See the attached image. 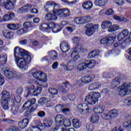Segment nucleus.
Segmentation results:
<instances>
[{
  "label": "nucleus",
  "instance_id": "nucleus-38",
  "mask_svg": "<svg viewBox=\"0 0 131 131\" xmlns=\"http://www.w3.org/2000/svg\"><path fill=\"white\" fill-rule=\"evenodd\" d=\"M38 80H39V81H48V79H47V74L42 72H41V74H40Z\"/></svg>",
  "mask_w": 131,
  "mask_h": 131
},
{
  "label": "nucleus",
  "instance_id": "nucleus-9",
  "mask_svg": "<svg viewBox=\"0 0 131 131\" xmlns=\"http://www.w3.org/2000/svg\"><path fill=\"white\" fill-rule=\"evenodd\" d=\"M36 100L35 98H31L26 101L23 106V108L29 110H35L37 109V105L35 104Z\"/></svg>",
  "mask_w": 131,
  "mask_h": 131
},
{
  "label": "nucleus",
  "instance_id": "nucleus-60",
  "mask_svg": "<svg viewBox=\"0 0 131 131\" xmlns=\"http://www.w3.org/2000/svg\"><path fill=\"white\" fill-rule=\"evenodd\" d=\"M121 33L123 34L125 37H127L128 36V34H129V32L127 29H124Z\"/></svg>",
  "mask_w": 131,
  "mask_h": 131
},
{
  "label": "nucleus",
  "instance_id": "nucleus-54",
  "mask_svg": "<svg viewBox=\"0 0 131 131\" xmlns=\"http://www.w3.org/2000/svg\"><path fill=\"white\" fill-rule=\"evenodd\" d=\"M125 37H126L121 32L118 34L117 36L118 40L119 41H121V40H123V39H124Z\"/></svg>",
  "mask_w": 131,
  "mask_h": 131
},
{
  "label": "nucleus",
  "instance_id": "nucleus-19",
  "mask_svg": "<svg viewBox=\"0 0 131 131\" xmlns=\"http://www.w3.org/2000/svg\"><path fill=\"white\" fill-rule=\"evenodd\" d=\"M2 33L6 38H12L14 35L13 32H10L7 29L3 30Z\"/></svg>",
  "mask_w": 131,
  "mask_h": 131
},
{
  "label": "nucleus",
  "instance_id": "nucleus-18",
  "mask_svg": "<svg viewBox=\"0 0 131 131\" xmlns=\"http://www.w3.org/2000/svg\"><path fill=\"white\" fill-rule=\"evenodd\" d=\"M15 17V13L12 12H9L7 14H6L3 17L4 21H9L12 20Z\"/></svg>",
  "mask_w": 131,
  "mask_h": 131
},
{
  "label": "nucleus",
  "instance_id": "nucleus-27",
  "mask_svg": "<svg viewBox=\"0 0 131 131\" xmlns=\"http://www.w3.org/2000/svg\"><path fill=\"white\" fill-rule=\"evenodd\" d=\"M15 3L9 2V0L5 3L3 7H5V9L7 10H13L15 8Z\"/></svg>",
  "mask_w": 131,
  "mask_h": 131
},
{
  "label": "nucleus",
  "instance_id": "nucleus-44",
  "mask_svg": "<svg viewBox=\"0 0 131 131\" xmlns=\"http://www.w3.org/2000/svg\"><path fill=\"white\" fill-rule=\"evenodd\" d=\"M2 107L4 110H8L9 109V101H1Z\"/></svg>",
  "mask_w": 131,
  "mask_h": 131
},
{
  "label": "nucleus",
  "instance_id": "nucleus-23",
  "mask_svg": "<svg viewBox=\"0 0 131 131\" xmlns=\"http://www.w3.org/2000/svg\"><path fill=\"white\" fill-rule=\"evenodd\" d=\"M8 61V55L6 54H2L0 55V66L5 65Z\"/></svg>",
  "mask_w": 131,
  "mask_h": 131
},
{
  "label": "nucleus",
  "instance_id": "nucleus-40",
  "mask_svg": "<svg viewBox=\"0 0 131 131\" xmlns=\"http://www.w3.org/2000/svg\"><path fill=\"white\" fill-rule=\"evenodd\" d=\"M52 123H53V120L51 119H45L43 121V124L46 127H50L52 125Z\"/></svg>",
  "mask_w": 131,
  "mask_h": 131
},
{
  "label": "nucleus",
  "instance_id": "nucleus-46",
  "mask_svg": "<svg viewBox=\"0 0 131 131\" xmlns=\"http://www.w3.org/2000/svg\"><path fill=\"white\" fill-rule=\"evenodd\" d=\"M96 56H97V51L94 50L89 53L88 58V59H93V58H95Z\"/></svg>",
  "mask_w": 131,
  "mask_h": 131
},
{
  "label": "nucleus",
  "instance_id": "nucleus-61",
  "mask_svg": "<svg viewBox=\"0 0 131 131\" xmlns=\"http://www.w3.org/2000/svg\"><path fill=\"white\" fill-rule=\"evenodd\" d=\"M114 13V10L112 9H110L105 11V14L107 16H110V15H112Z\"/></svg>",
  "mask_w": 131,
  "mask_h": 131
},
{
  "label": "nucleus",
  "instance_id": "nucleus-13",
  "mask_svg": "<svg viewBox=\"0 0 131 131\" xmlns=\"http://www.w3.org/2000/svg\"><path fill=\"white\" fill-rule=\"evenodd\" d=\"M11 103L10 111L14 114V115H15L19 110V105L18 104L20 102H17L16 100H14V102Z\"/></svg>",
  "mask_w": 131,
  "mask_h": 131
},
{
  "label": "nucleus",
  "instance_id": "nucleus-21",
  "mask_svg": "<svg viewBox=\"0 0 131 131\" xmlns=\"http://www.w3.org/2000/svg\"><path fill=\"white\" fill-rule=\"evenodd\" d=\"M82 7L86 11H89L93 8V2L92 1H87L82 4Z\"/></svg>",
  "mask_w": 131,
  "mask_h": 131
},
{
  "label": "nucleus",
  "instance_id": "nucleus-56",
  "mask_svg": "<svg viewBox=\"0 0 131 131\" xmlns=\"http://www.w3.org/2000/svg\"><path fill=\"white\" fill-rule=\"evenodd\" d=\"M83 23H86V22H90L91 21V17L90 16H82V17Z\"/></svg>",
  "mask_w": 131,
  "mask_h": 131
},
{
  "label": "nucleus",
  "instance_id": "nucleus-43",
  "mask_svg": "<svg viewBox=\"0 0 131 131\" xmlns=\"http://www.w3.org/2000/svg\"><path fill=\"white\" fill-rule=\"evenodd\" d=\"M48 92L51 95H52V96L58 95V90L54 88H49Z\"/></svg>",
  "mask_w": 131,
  "mask_h": 131
},
{
  "label": "nucleus",
  "instance_id": "nucleus-45",
  "mask_svg": "<svg viewBox=\"0 0 131 131\" xmlns=\"http://www.w3.org/2000/svg\"><path fill=\"white\" fill-rule=\"evenodd\" d=\"M49 101V98L47 97H42L40 98L38 100L39 104H41V105H43V104H46V103Z\"/></svg>",
  "mask_w": 131,
  "mask_h": 131
},
{
  "label": "nucleus",
  "instance_id": "nucleus-58",
  "mask_svg": "<svg viewBox=\"0 0 131 131\" xmlns=\"http://www.w3.org/2000/svg\"><path fill=\"white\" fill-rule=\"evenodd\" d=\"M86 128L88 130L91 131L94 129V127L92 124L87 123L86 124Z\"/></svg>",
  "mask_w": 131,
  "mask_h": 131
},
{
  "label": "nucleus",
  "instance_id": "nucleus-16",
  "mask_svg": "<svg viewBox=\"0 0 131 131\" xmlns=\"http://www.w3.org/2000/svg\"><path fill=\"white\" fill-rule=\"evenodd\" d=\"M60 50L63 52V53H67L69 50H70V47L69 45L67 42H62L60 45Z\"/></svg>",
  "mask_w": 131,
  "mask_h": 131
},
{
  "label": "nucleus",
  "instance_id": "nucleus-25",
  "mask_svg": "<svg viewBox=\"0 0 131 131\" xmlns=\"http://www.w3.org/2000/svg\"><path fill=\"white\" fill-rule=\"evenodd\" d=\"M100 118L97 114H93L90 118V122L93 124H97L99 122Z\"/></svg>",
  "mask_w": 131,
  "mask_h": 131
},
{
  "label": "nucleus",
  "instance_id": "nucleus-42",
  "mask_svg": "<svg viewBox=\"0 0 131 131\" xmlns=\"http://www.w3.org/2000/svg\"><path fill=\"white\" fill-rule=\"evenodd\" d=\"M41 91H42V88L40 86H37L36 89L34 91V96H38L41 94Z\"/></svg>",
  "mask_w": 131,
  "mask_h": 131
},
{
  "label": "nucleus",
  "instance_id": "nucleus-48",
  "mask_svg": "<svg viewBox=\"0 0 131 131\" xmlns=\"http://www.w3.org/2000/svg\"><path fill=\"white\" fill-rule=\"evenodd\" d=\"M26 131H41V129L37 126H32L31 128H28Z\"/></svg>",
  "mask_w": 131,
  "mask_h": 131
},
{
  "label": "nucleus",
  "instance_id": "nucleus-39",
  "mask_svg": "<svg viewBox=\"0 0 131 131\" xmlns=\"http://www.w3.org/2000/svg\"><path fill=\"white\" fill-rule=\"evenodd\" d=\"M71 125V121L69 120V119H66V120H63L62 121V127H69Z\"/></svg>",
  "mask_w": 131,
  "mask_h": 131
},
{
  "label": "nucleus",
  "instance_id": "nucleus-14",
  "mask_svg": "<svg viewBox=\"0 0 131 131\" xmlns=\"http://www.w3.org/2000/svg\"><path fill=\"white\" fill-rule=\"evenodd\" d=\"M2 73H4L7 78L8 79H12L13 77L15 76V73L12 71H10L7 69L3 68L2 70Z\"/></svg>",
  "mask_w": 131,
  "mask_h": 131
},
{
  "label": "nucleus",
  "instance_id": "nucleus-15",
  "mask_svg": "<svg viewBox=\"0 0 131 131\" xmlns=\"http://www.w3.org/2000/svg\"><path fill=\"white\" fill-rule=\"evenodd\" d=\"M23 93V87H19L16 90V93L14 94L15 97V100L17 103L21 102V94Z\"/></svg>",
  "mask_w": 131,
  "mask_h": 131
},
{
  "label": "nucleus",
  "instance_id": "nucleus-34",
  "mask_svg": "<svg viewBox=\"0 0 131 131\" xmlns=\"http://www.w3.org/2000/svg\"><path fill=\"white\" fill-rule=\"evenodd\" d=\"M120 84V78L119 77H116L113 80L112 82V86H117Z\"/></svg>",
  "mask_w": 131,
  "mask_h": 131
},
{
  "label": "nucleus",
  "instance_id": "nucleus-52",
  "mask_svg": "<svg viewBox=\"0 0 131 131\" xmlns=\"http://www.w3.org/2000/svg\"><path fill=\"white\" fill-rule=\"evenodd\" d=\"M98 109L99 110V114L100 113L102 117V114H105L104 112V110H105V106L103 105H98Z\"/></svg>",
  "mask_w": 131,
  "mask_h": 131
},
{
  "label": "nucleus",
  "instance_id": "nucleus-8",
  "mask_svg": "<svg viewBox=\"0 0 131 131\" xmlns=\"http://www.w3.org/2000/svg\"><path fill=\"white\" fill-rule=\"evenodd\" d=\"M2 95L1 101H11V103H14L15 102V99H16L15 94H10L9 92L4 90L2 92Z\"/></svg>",
  "mask_w": 131,
  "mask_h": 131
},
{
  "label": "nucleus",
  "instance_id": "nucleus-4",
  "mask_svg": "<svg viewBox=\"0 0 131 131\" xmlns=\"http://www.w3.org/2000/svg\"><path fill=\"white\" fill-rule=\"evenodd\" d=\"M58 27H59V26H56L55 23L52 22L49 24H42L39 28L43 31H46V32H51V30H52L53 32H59L60 30L58 29Z\"/></svg>",
  "mask_w": 131,
  "mask_h": 131
},
{
  "label": "nucleus",
  "instance_id": "nucleus-50",
  "mask_svg": "<svg viewBox=\"0 0 131 131\" xmlns=\"http://www.w3.org/2000/svg\"><path fill=\"white\" fill-rule=\"evenodd\" d=\"M55 110L56 112H57L58 113H60L62 112V110H63V105L62 104L57 105L55 106Z\"/></svg>",
  "mask_w": 131,
  "mask_h": 131
},
{
  "label": "nucleus",
  "instance_id": "nucleus-1",
  "mask_svg": "<svg viewBox=\"0 0 131 131\" xmlns=\"http://www.w3.org/2000/svg\"><path fill=\"white\" fill-rule=\"evenodd\" d=\"M15 63L22 71H26L31 62V54L28 51L16 47L14 50Z\"/></svg>",
  "mask_w": 131,
  "mask_h": 131
},
{
  "label": "nucleus",
  "instance_id": "nucleus-5",
  "mask_svg": "<svg viewBox=\"0 0 131 131\" xmlns=\"http://www.w3.org/2000/svg\"><path fill=\"white\" fill-rule=\"evenodd\" d=\"M101 94L99 93L90 92L85 98V102L90 105H94L98 102V99L100 98Z\"/></svg>",
  "mask_w": 131,
  "mask_h": 131
},
{
  "label": "nucleus",
  "instance_id": "nucleus-63",
  "mask_svg": "<svg viewBox=\"0 0 131 131\" xmlns=\"http://www.w3.org/2000/svg\"><path fill=\"white\" fill-rule=\"evenodd\" d=\"M102 76L105 78H110L112 76V74L105 72L102 74Z\"/></svg>",
  "mask_w": 131,
  "mask_h": 131
},
{
  "label": "nucleus",
  "instance_id": "nucleus-29",
  "mask_svg": "<svg viewBox=\"0 0 131 131\" xmlns=\"http://www.w3.org/2000/svg\"><path fill=\"white\" fill-rule=\"evenodd\" d=\"M101 86V83L99 82H95L93 84H91L88 88L89 91H95L97 89H99Z\"/></svg>",
  "mask_w": 131,
  "mask_h": 131
},
{
  "label": "nucleus",
  "instance_id": "nucleus-2",
  "mask_svg": "<svg viewBox=\"0 0 131 131\" xmlns=\"http://www.w3.org/2000/svg\"><path fill=\"white\" fill-rule=\"evenodd\" d=\"M45 8L47 10H49L50 12H52L53 14L57 15L60 18H65L70 16V11L68 9H59V7L57 4L53 1L48 2Z\"/></svg>",
  "mask_w": 131,
  "mask_h": 131
},
{
  "label": "nucleus",
  "instance_id": "nucleus-11",
  "mask_svg": "<svg viewBox=\"0 0 131 131\" xmlns=\"http://www.w3.org/2000/svg\"><path fill=\"white\" fill-rule=\"evenodd\" d=\"M114 49L111 51L112 54H116V55H118L119 52H120V50H119V48H122L123 49H125L126 48V42L125 41L122 42L121 45L118 43H115L114 45ZM117 48H118V49Z\"/></svg>",
  "mask_w": 131,
  "mask_h": 131
},
{
  "label": "nucleus",
  "instance_id": "nucleus-3",
  "mask_svg": "<svg viewBox=\"0 0 131 131\" xmlns=\"http://www.w3.org/2000/svg\"><path fill=\"white\" fill-rule=\"evenodd\" d=\"M119 95L121 97H124L129 95L131 92V83L124 82L118 89Z\"/></svg>",
  "mask_w": 131,
  "mask_h": 131
},
{
  "label": "nucleus",
  "instance_id": "nucleus-10",
  "mask_svg": "<svg viewBox=\"0 0 131 131\" xmlns=\"http://www.w3.org/2000/svg\"><path fill=\"white\" fill-rule=\"evenodd\" d=\"M102 118L105 120L109 119H112V118H115L118 116V111L116 109L110 111L108 114H101Z\"/></svg>",
  "mask_w": 131,
  "mask_h": 131
},
{
  "label": "nucleus",
  "instance_id": "nucleus-7",
  "mask_svg": "<svg viewBox=\"0 0 131 131\" xmlns=\"http://www.w3.org/2000/svg\"><path fill=\"white\" fill-rule=\"evenodd\" d=\"M64 116L63 115L58 114L55 116V122L57 125L54 128V130H58V129H64L63 127V122L64 119Z\"/></svg>",
  "mask_w": 131,
  "mask_h": 131
},
{
  "label": "nucleus",
  "instance_id": "nucleus-51",
  "mask_svg": "<svg viewBox=\"0 0 131 131\" xmlns=\"http://www.w3.org/2000/svg\"><path fill=\"white\" fill-rule=\"evenodd\" d=\"M7 131H21L19 128L16 126H11L7 129Z\"/></svg>",
  "mask_w": 131,
  "mask_h": 131
},
{
  "label": "nucleus",
  "instance_id": "nucleus-20",
  "mask_svg": "<svg viewBox=\"0 0 131 131\" xmlns=\"http://www.w3.org/2000/svg\"><path fill=\"white\" fill-rule=\"evenodd\" d=\"M32 27V23L31 22H26L24 24V28H23V30L24 31V33H27L29 31V28Z\"/></svg>",
  "mask_w": 131,
  "mask_h": 131
},
{
  "label": "nucleus",
  "instance_id": "nucleus-32",
  "mask_svg": "<svg viewBox=\"0 0 131 131\" xmlns=\"http://www.w3.org/2000/svg\"><path fill=\"white\" fill-rule=\"evenodd\" d=\"M57 14H53L52 13L47 14L45 16V19L47 20H57Z\"/></svg>",
  "mask_w": 131,
  "mask_h": 131
},
{
  "label": "nucleus",
  "instance_id": "nucleus-36",
  "mask_svg": "<svg viewBox=\"0 0 131 131\" xmlns=\"http://www.w3.org/2000/svg\"><path fill=\"white\" fill-rule=\"evenodd\" d=\"M113 17L115 20L117 21H121L122 22H127V19L124 17H120L116 15H113Z\"/></svg>",
  "mask_w": 131,
  "mask_h": 131
},
{
  "label": "nucleus",
  "instance_id": "nucleus-53",
  "mask_svg": "<svg viewBox=\"0 0 131 131\" xmlns=\"http://www.w3.org/2000/svg\"><path fill=\"white\" fill-rule=\"evenodd\" d=\"M124 103L126 106H130L131 105V97H128L125 99L124 101Z\"/></svg>",
  "mask_w": 131,
  "mask_h": 131
},
{
  "label": "nucleus",
  "instance_id": "nucleus-26",
  "mask_svg": "<svg viewBox=\"0 0 131 131\" xmlns=\"http://www.w3.org/2000/svg\"><path fill=\"white\" fill-rule=\"evenodd\" d=\"M112 24V23L109 20H106L103 22H102L101 24V28L102 29H106V28H107L108 31H109L110 28L111 27V25Z\"/></svg>",
  "mask_w": 131,
  "mask_h": 131
},
{
  "label": "nucleus",
  "instance_id": "nucleus-31",
  "mask_svg": "<svg viewBox=\"0 0 131 131\" xmlns=\"http://www.w3.org/2000/svg\"><path fill=\"white\" fill-rule=\"evenodd\" d=\"M72 122L75 128H79L81 126V122L77 119H74Z\"/></svg>",
  "mask_w": 131,
  "mask_h": 131
},
{
  "label": "nucleus",
  "instance_id": "nucleus-41",
  "mask_svg": "<svg viewBox=\"0 0 131 131\" xmlns=\"http://www.w3.org/2000/svg\"><path fill=\"white\" fill-rule=\"evenodd\" d=\"M82 52V47L81 45H77L75 46L73 53H80Z\"/></svg>",
  "mask_w": 131,
  "mask_h": 131
},
{
  "label": "nucleus",
  "instance_id": "nucleus-6",
  "mask_svg": "<svg viewBox=\"0 0 131 131\" xmlns=\"http://www.w3.org/2000/svg\"><path fill=\"white\" fill-rule=\"evenodd\" d=\"M85 34L88 36H92L96 30H98L100 28V25L99 24L93 25L92 24H88L85 26Z\"/></svg>",
  "mask_w": 131,
  "mask_h": 131
},
{
  "label": "nucleus",
  "instance_id": "nucleus-30",
  "mask_svg": "<svg viewBox=\"0 0 131 131\" xmlns=\"http://www.w3.org/2000/svg\"><path fill=\"white\" fill-rule=\"evenodd\" d=\"M108 0H95L94 5L95 6H98V7H103V6H105Z\"/></svg>",
  "mask_w": 131,
  "mask_h": 131
},
{
  "label": "nucleus",
  "instance_id": "nucleus-12",
  "mask_svg": "<svg viewBox=\"0 0 131 131\" xmlns=\"http://www.w3.org/2000/svg\"><path fill=\"white\" fill-rule=\"evenodd\" d=\"M114 37L112 35H110L106 38H104L100 40V43H105L106 46H111L113 43L114 40Z\"/></svg>",
  "mask_w": 131,
  "mask_h": 131
},
{
  "label": "nucleus",
  "instance_id": "nucleus-59",
  "mask_svg": "<svg viewBox=\"0 0 131 131\" xmlns=\"http://www.w3.org/2000/svg\"><path fill=\"white\" fill-rule=\"evenodd\" d=\"M37 116L41 118L46 116V113L44 111H40L37 113Z\"/></svg>",
  "mask_w": 131,
  "mask_h": 131
},
{
  "label": "nucleus",
  "instance_id": "nucleus-17",
  "mask_svg": "<svg viewBox=\"0 0 131 131\" xmlns=\"http://www.w3.org/2000/svg\"><path fill=\"white\" fill-rule=\"evenodd\" d=\"M48 57L50 58V60H52V61H56L58 57V53L54 50L49 51Z\"/></svg>",
  "mask_w": 131,
  "mask_h": 131
},
{
  "label": "nucleus",
  "instance_id": "nucleus-55",
  "mask_svg": "<svg viewBox=\"0 0 131 131\" xmlns=\"http://www.w3.org/2000/svg\"><path fill=\"white\" fill-rule=\"evenodd\" d=\"M79 53L76 52H72L71 55V58L74 59L75 60H77L78 58H79V55H78Z\"/></svg>",
  "mask_w": 131,
  "mask_h": 131
},
{
  "label": "nucleus",
  "instance_id": "nucleus-28",
  "mask_svg": "<svg viewBox=\"0 0 131 131\" xmlns=\"http://www.w3.org/2000/svg\"><path fill=\"white\" fill-rule=\"evenodd\" d=\"M85 63L87 68H93V67L96 65V60L94 59L87 60L85 61Z\"/></svg>",
  "mask_w": 131,
  "mask_h": 131
},
{
  "label": "nucleus",
  "instance_id": "nucleus-49",
  "mask_svg": "<svg viewBox=\"0 0 131 131\" xmlns=\"http://www.w3.org/2000/svg\"><path fill=\"white\" fill-rule=\"evenodd\" d=\"M75 23L76 24H83L82 17H76L74 20Z\"/></svg>",
  "mask_w": 131,
  "mask_h": 131
},
{
  "label": "nucleus",
  "instance_id": "nucleus-64",
  "mask_svg": "<svg viewBox=\"0 0 131 131\" xmlns=\"http://www.w3.org/2000/svg\"><path fill=\"white\" fill-rule=\"evenodd\" d=\"M46 105L47 107H53V106H54V103L51 102L50 99H48V101L46 102Z\"/></svg>",
  "mask_w": 131,
  "mask_h": 131
},
{
  "label": "nucleus",
  "instance_id": "nucleus-47",
  "mask_svg": "<svg viewBox=\"0 0 131 131\" xmlns=\"http://www.w3.org/2000/svg\"><path fill=\"white\" fill-rule=\"evenodd\" d=\"M40 74H41V71H37L32 73V75L34 78H36V79H39V76H40Z\"/></svg>",
  "mask_w": 131,
  "mask_h": 131
},
{
  "label": "nucleus",
  "instance_id": "nucleus-33",
  "mask_svg": "<svg viewBox=\"0 0 131 131\" xmlns=\"http://www.w3.org/2000/svg\"><path fill=\"white\" fill-rule=\"evenodd\" d=\"M7 27L10 30H17V29H19V25L14 24H9L7 25Z\"/></svg>",
  "mask_w": 131,
  "mask_h": 131
},
{
  "label": "nucleus",
  "instance_id": "nucleus-57",
  "mask_svg": "<svg viewBox=\"0 0 131 131\" xmlns=\"http://www.w3.org/2000/svg\"><path fill=\"white\" fill-rule=\"evenodd\" d=\"M123 127H126V128H131L130 121L125 122L123 123Z\"/></svg>",
  "mask_w": 131,
  "mask_h": 131
},
{
  "label": "nucleus",
  "instance_id": "nucleus-37",
  "mask_svg": "<svg viewBox=\"0 0 131 131\" xmlns=\"http://www.w3.org/2000/svg\"><path fill=\"white\" fill-rule=\"evenodd\" d=\"M77 68L78 70H79L80 71H82V70H84V69H86L87 68V67L86 64L85 63V61L80 64H79L77 66Z\"/></svg>",
  "mask_w": 131,
  "mask_h": 131
},
{
  "label": "nucleus",
  "instance_id": "nucleus-22",
  "mask_svg": "<svg viewBox=\"0 0 131 131\" xmlns=\"http://www.w3.org/2000/svg\"><path fill=\"white\" fill-rule=\"evenodd\" d=\"M28 122H29V120L26 118L24 119L21 122H19L18 125L20 128H25L28 125Z\"/></svg>",
  "mask_w": 131,
  "mask_h": 131
},
{
  "label": "nucleus",
  "instance_id": "nucleus-24",
  "mask_svg": "<svg viewBox=\"0 0 131 131\" xmlns=\"http://www.w3.org/2000/svg\"><path fill=\"white\" fill-rule=\"evenodd\" d=\"M93 80L94 78L92 76L87 75L81 78V80L83 83H89Z\"/></svg>",
  "mask_w": 131,
  "mask_h": 131
},
{
  "label": "nucleus",
  "instance_id": "nucleus-35",
  "mask_svg": "<svg viewBox=\"0 0 131 131\" xmlns=\"http://www.w3.org/2000/svg\"><path fill=\"white\" fill-rule=\"evenodd\" d=\"M119 26L117 25H111V28H110V30H108L109 32H114L115 31H117V30H119L120 29Z\"/></svg>",
  "mask_w": 131,
  "mask_h": 131
},
{
  "label": "nucleus",
  "instance_id": "nucleus-62",
  "mask_svg": "<svg viewBox=\"0 0 131 131\" xmlns=\"http://www.w3.org/2000/svg\"><path fill=\"white\" fill-rule=\"evenodd\" d=\"M27 95H26V97H28V96H31V97H32V96H34V91L30 90L29 89H28V92Z\"/></svg>",
  "mask_w": 131,
  "mask_h": 131
}]
</instances>
